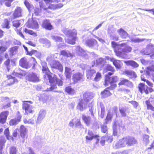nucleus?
I'll list each match as a JSON object with an SVG mask.
<instances>
[{
    "label": "nucleus",
    "mask_w": 154,
    "mask_h": 154,
    "mask_svg": "<svg viewBox=\"0 0 154 154\" xmlns=\"http://www.w3.org/2000/svg\"><path fill=\"white\" fill-rule=\"evenodd\" d=\"M111 44L116 55L122 58H126L127 56L126 53L130 52L132 50L131 47L128 45L126 43L118 44L114 41H112Z\"/></svg>",
    "instance_id": "1"
},
{
    "label": "nucleus",
    "mask_w": 154,
    "mask_h": 154,
    "mask_svg": "<svg viewBox=\"0 0 154 154\" xmlns=\"http://www.w3.org/2000/svg\"><path fill=\"white\" fill-rule=\"evenodd\" d=\"M46 4L49 3H57L56 4H50L48 7L43 2L40 3V7L41 9L46 11L48 12H49V10H54L60 8L62 7L63 5L62 3L60 2L61 0H43Z\"/></svg>",
    "instance_id": "2"
},
{
    "label": "nucleus",
    "mask_w": 154,
    "mask_h": 154,
    "mask_svg": "<svg viewBox=\"0 0 154 154\" xmlns=\"http://www.w3.org/2000/svg\"><path fill=\"white\" fill-rule=\"evenodd\" d=\"M92 97L90 93L85 92L83 95V98L79 100L77 106L81 111H83L88 103L91 100Z\"/></svg>",
    "instance_id": "3"
},
{
    "label": "nucleus",
    "mask_w": 154,
    "mask_h": 154,
    "mask_svg": "<svg viewBox=\"0 0 154 154\" xmlns=\"http://www.w3.org/2000/svg\"><path fill=\"white\" fill-rule=\"evenodd\" d=\"M65 34L68 37L66 40L65 39L66 42L67 41V43L69 44L73 45L75 44L77 35L76 30L73 29L72 30H67L66 31Z\"/></svg>",
    "instance_id": "4"
},
{
    "label": "nucleus",
    "mask_w": 154,
    "mask_h": 154,
    "mask_svg": "<svg viewBox=\"0 0 154 154\" xmlns=\"http://www.w3.org/2000/svg\"><path fill=\"white\" fill-rule=\"evenodd\" d=\"M47 76L49 82L51 84H53L56 82V83L58 86H62L63 85V82L62 80L58 79L56 75L54 74L53 77L51 74L47 73L46 74Z\"/></svg>",
    "instance_id": "5"
},
{
    "label": "nucleus",
    "mask_w": 154,
    "mask_h": 154,
    "mask_svg": "<svg viewBox=\"0 0 154 154\" xmlns=\"http://www.w3.org/2000/svg\"><path fill=\"white\" fill-rule=\"evenodd\" d=\"M29 103L32 104V102L31 101H24L22 105V109L25 110V115H27L33 112L32 110L33 106L29 104Z\"/></svg>",
    "instance_id": "6"
},
{
    "label": "nucleus",
    "mask_w": 154,
    "mask_h": 154,
    "mask_svg": "<svg viewBox=\"0 0 154 154\" xmlns=\"http://www.w3.org/2000/svg\"><path fill=\"white\" fill-rule=\"evenodd\" d=\"M117 87L116 84H114L111 85V86L108 87L102 91L100 94L102 98H105L108 97L112 95L110 90H112Z\"/></svg>",
    "instance_id": "7"
},
{
    "label": "nucleus",
    "mask_w": 154,
    "mask_h": 154,
    "mask_svg": "<svg viewBox=\"0 0 154 154\" xmlns=\"http://www.w3.org/2000/svg\"><path fill=\"white\" fill-rule=\"evenodd\" d=\"M137 88L141 94L144 93L145 94H148L149 93V91L151 92L153 91L152 88H149L143 83H140Z\"/></svg>",
    "instance_id": "8"
},
{
    "label": "nucleus",
    "mask_w": 154,
    "mask_h": 154,
    "mask_svg": "<svg viewBox=\"0 0 154 154\" xmlns=\"http://www.w3.org/2000/svg\"><path fill=\"white\" fill-rule=\"evenodd\" d=\"M118 85L119 87L124 85L131 88H132L134 86L133 84L131 82L124 78H121Z\"/></svg>",
    "instance_id": "9"
},
{
    "label": "nucleus",
    "mask_w": 154,
    "mask_h": 154,
    "mask_svg": "<svg viewBox=\"0 0 154 154\" xmlns=\"http://www.w3.org/2000/svg\"><path fill=\"white\" fill-rule=\"evenodd\" d=\"M50 65L51 68L57 69L60 72H62L63 70V66L58 60H52L50 63Z\"/></svg>",
    "instance_id": "10"
},
{
    "label": "nucleus",
    "mask_w": 154,
    "mask_h": 154,
    "mask_svg": "<svg viewBox=\"0 0 154 154\" xmlns=\"http://www.w3.org/2000/svg\"><path fill=\"white\" fill-rule=\"evenodd\" d=\"M7 79L5 81L6 83V86H11L18 82L17 80L15 77H13L11 75H7Z\"/></svg>",
    "instance_id": "11"
},
{
    "label": "nucleus",
    "mask_w": 154,
    "mask_h": 154,
    "mask_svg": "<svg viewBox=\"0 0 154 154\" xmlns=\"http://www.w3.org/2000/svg\"><path fill=\"white\" fill-rule=\"evenodd\" d=\"M17 115L16 118L11 119L9 122V124L10 126H13L17 125L19 122L21 121L22 116L19 111L17 112Z\"/></svg>",
    "instance_id": "12"
},
{
    "label": "nucleus",
    "mask_w": 154,
    "mask_h": 154,
    "mask_svg": "<svg viewBox=\"0 0 154 154\" xmlns=\"http://www.w3.org/2000/svg\"><path fill=\"white\" fill-rule=\"evenodd\" d=\"M41 26L42 28L48 30H51L54 29L49 20L48 19H45L43 20Z\"/></svg>",
    "instance_id": "13"
},
{
    "label": "nucleus",
    "mask_w": 154,
    "mask_h": 154,
    "mask_svg": "<svg viewBox=\"0 0 154 154\" xmlns=\"http://www.w3.org/2000/svg\"><path fill=\"white\" fill-rule=\"evenodd\" d=\"M9 113L8 111H3L0 113V124H4L6 123Z\"/></svg>",
    "instance_id": "14"
},
{
    "label": "nucleus",
    "mask_w": 154,
    "mask_h": 154,
    "mask_svg": "<svg viewBox=\"0 0 154 154\" xmlns=\"http://www.w3.org/2000/svg\"><path fill=\"white\" fill-rule=\"evenodd\" d=\"M22 9L20 7H17L13 14L11 19H14L22 16Z\"/></svg>",
    "instance_id": "15"
},
{
    "label": "nucleus",
    "mask_w": 154,
    "mask_h": 154,
    "mask_svg": "<svg viewBox=\"0 0 154 154\" xmlns=\"http://www.w3.org/2000/svg\"><path fill=\"white\" fill-rule=\"evenodd\" d=\"M26 79L30 82H38L39 81V77L37 75L33 72L29 74L26 76Z\"/></svg>",
    "instance_id": "16"
},
{
    "label": "nucleus",
    "mask_w": 154,
    "mask_h": 154,
    "mask_svg": "<svg viewBox=\"0 0 154 154\" xmlns=\"http://www.w3.org/2000/svg\"><path fill=\"white\" fill-rule=\"evenodd\" d=\"M119 79L118 77L116 76H112L108 80L105 81V83L104 85L105 86H106L108 85L107 82H109L110 85V86L114 84H116V82L119 80Z\"/></svg>",
    "instance_id": "17"
},
{
    "label": "nucleus",
    "mask_w": 154,
    "mask_h": 154,
    "mask_svg": "<svg viewBox=\"0 0 154 154\" xmlns=\"http://www.w3.org/2000/svg\"><path fill=\"white\" fill-rule=\"evenodd\" d=\"M126 138L127 140L126 145L128 146H132L137 143V140L133 137L128 136L126 137Z\"/></svg>",
    "instance_id": "18"
},
{
    "label": "nucleus",
    "mask_w": 154,
    "mask_h": 154,
    "mask_svg": "<svg viewBox=\"0 0 154 154\" xmlns=\"http://www.w3.org/2000/svg\"><path fill=\"white\" fill-rule=\"evenodd\" d=\"M19 64L20 66L25 69L29 68L30 66L27 62V59L25 57L22 58L20 60Z\"/></svg>",
    "instance_id": "19"
},
{
    "label": "nucleus",
    "mask_w": 154,
    "mask_h": 154,
    "mask_svg": "<svg viewBox=\"0 0 154 154\" xmlns=\"http://www.w3.org/2000/svg\"><path fill=\"white\" fill-rule=\"evenodd\" d=\"M145 54L146 55H154V46L152 45L149 44L147 45L145 51Z\"/></svg>",
    "instance_id": "20"
},
{
    "label": "nucleus",
    "mask_w": 154,
    "mask_h": 154,
    "mask_svg": "<svg viewBox=\"0 0 154 154\" xmlns=\"http://www.w3.org/2000/svg\"><path fill=\"white\" fill-rule=\"evenodd\" d=\"M28 130L23 125H21L20 128V136L23 138L27 137V132Z\"/></svg>",
    "instance_id": "21"
},
{
    "label": "nucleus",
    "mask_w": 154,
    "mask_h": 154,
    "mask_svg": "<svg viewBox=\"0 0 154 154\" xmlns=\"http://www.w3.org/2000/svg\"><path fill=\"white\" fill-rule=\"evenodd\" d=\"M74 125L75 127L81 126L82 124L80 119L75 118L69 122V125L70 127H73Z\"/></svg>",
    "instance_id": "22"
},
{
    "label": "nucleus",
    "mask_w": 154,
    "mask_h": 154,
    "mask_svg": "<svg viewBox=\"0 0 154 154\" xmlns=\"http://www.w3.org/2000/svg\"><path fill=\"white\" fill-rule=\"evenodd\" d=\"M83 75L80 72H77L74 74L72 76V79L73 83L75 84L80 81L82 79Z\"/></svg>",
    "instance_id": "23"
},
{
    "label": "nucleus",
    "mask_w": 154,
    "mask_h": 154,
    "mask_svg": "<svg viewBox=\"0 0 154 154\" xmlns=\"http://www.w3.org/2000/svg\"><path fill=\"white\" fill-rule=\"evenodd\" d=\"M145 103L147 109L148 110H151V116L153 117H154V107L151 104L150 101L149 100H146Z\"/></svg>",
    "instance_id": "24"
},
{
    "label": "nucleus",
    "mask_w": 154,
    "mask_h": 154,
    "mask_svg": "<svg viewBox=\"0 0 154 154\" xmlns=\"http://www.w3.org/2000/svg\"><path fill=\"white\" fill-rule=\"evenodd\" d=\"M124 62L127 66H131L134 68L137 67L139 66L137 62L133 60H129L124 61Z\"/></svg>",
    "instance_id": "25"
},
{
    "label": "nucleus",
    "mask_w": 154,
    "mask_h": 154,
    "mask_svg": "<svg viewBox=\"0 0 154 154\" xmlns=\"http://www.w3.org/2000/svg\"><path fill=\"white\" fill-rule=\"evenodd\" d=\"M123 74L131 78H135L137 76L135 72L131 70H125L123 72Z\"/></svg>",
    "instance_id": "26"
},
{
    "label": "nucleus",
    "mask_w": 154,
    "mask_h": 154,
    "mask_svg": "<svg viewBox=\"0 0 154 154\" xmlns=\"http://www.w3.org/2000/svg\"><path fill=\"white\" fill-rule=\"evenodd\" d=\"M65 92L70 95H73L75 93V90L71 86H67L64 89Z\"/></svg>",
    "instance_id": "27"
},
{
    "label": "nucleus",
    "mask_w": 154,
    "mask_h": 154,
    "mask_svg": "<svg viewBox=\"0 0 154 154\" xmlns=\"http://www.w3.org/2000/svg\"><path fill=\"white\" fill-rule=\"evenodd\" d=\"M117 32L121 37L123 38H126L128 37V34L126 31L122 28L118 30Z\"/></svg>",
    "instance_id": "28"
},
{
    "label": "nucleus",
    "mask_w": 154,
    "mask_h": 154,
    "mask_svg": "<svg viewBox=\"0 0 154 154\" xmlns=\"http://www.w3.org/2000/svg\"><path fill=\"white\" fill-rule=\"evenodd\" d=\"M100 136L98 135H95L94 136H92V137H88V136H86V140H91L94 138L96 140V144H97L99 142L100 140Z\"/></svg>",
    "instance_id": "29"
},
{
    "label": "nucleus",
    "mask_w": 154,
    "mask_h": 154,
    "mask_svg": "<svg viewBox=\"0 0 154 154\" xmlns=\"http://www.w3.org/2000/svg\"><path fill=\"white\" fill-rule=\"evenodd\" d=\"M111 61L112 62L113 65L117 69H120L121 67V61L119 60L111 59Z\"/></svg>",
    "instance_id": "30"
},
{
    "label": "nucleus",
    "mask_w": 154,
    "mask_h": 154,
    "mask_svg": "<svg viewBox=\"0 0 154 154\" xmlns=\"http://www.w3.org/2000/svg\"><path fill=\"white\" fill-rule=\"evenodd\" d=\"M72 71L70 68L66 67L65 68V75L67 78H70L72 75Z\"/></svg>",
    "instance_id": "31"
},
{
    "label": "nucleus",
    "mask_w": 154,
    "mask_h": 154,
    "mask_svg": "<svg viewBox=\"0 0 154 154\" xmlns=\"http://www.w3.org/2000/svg\"><path fill=\"white\" fill-rule=\"evenodd\" d=\"M126 137H123L122 138L119 140L118 141V144L119 146L122 147L125 146L126 145Z\"/></svg>",
    "instance_id": "32"
},
{
    "label": "nucleus",
    "mask_w": 154,
    "mask_h": 154,
    "mask_svg": "<svg viewBox=\"0 0 154 154\" xmlns=\"http://www.w3.org/2000/svg\"><path fill=\"white\" fill-rule=\"evenodd\" d=\"M82 118L87 125H90L91 123V118L90 116H87L85 115H83Z\"/></svg>",
    "instance_id": "33"
},
{
    "label": "nucleus",
    "mask_w": 154,
    "mask_h": 154,
    "mask_svg": "<svg viewBox=\"0 0 154 154\" xmlns=\"http://www.w3.org/2000/svg\"><path fill=\"white\" fill-rule=\"evenodd\" d=\"M39 25L37 21L32 20L31 25L29 27V28L33 29H37L39 28Z\"/></svg>",
    "instance_id": "34"
},
{
    "label": "nucleus",
    "mask_w": 154,
    "mask_h": 154,
    "mask_svg": "<svg viewBox=\"0 0 154 154\" xmlns=\"http://www.w3.org/2000/svg\"><path fill=\"white\" fill-rule=\"evenodd\" d=\"M100 105L101 108L100 117L101 118H103L104 117L105 112V107L103 103L102 102H100Z\"/></svg>",
    "instance_id": "35"
},
{
    "label": "nucleus",
    "mask_w": 154,
    "mask_h": 154,
    "mask_svg": "<svg viewBox=\"0 0 154 154\" xmlns=\"http://www.w3.org/2000/svg\"><path fill=\"white\" fill-rule=\"evenodd\" d=\"M14 0H0V5H2V2L4 3L5 5L7 7L11 6V3Z\"/></svg>",
    "instance_id": "36"
},
{
    "label": "nucleus",
    "mask_w": 154,
    "mask_h": 154,
    "mask_svg": "<svg viewBox=\"0 0 154 154\" xmlns=\"http://www.w3.org/2000/svg\"><path fill=\"white\" fill-rule=\"evenodd\" d=\"M94 43H97V41L94 39H88L86 41V44L89 47H92L93 46Z\"/></svg>",
    "instance_id": "37"
},
{
    "label": "nucleus",
    "mask_w": 154,
    "mask_h": 154,
    "mask_svg": "<svg viewBox=\"0 0 154 154\" xmlns=\"http://www.w3.org/2000/svg\"><path fill=\"white\" fill-rule=\"evenodd\" d=\"M6 141L3 137H0V154H2V149L5 146Z\"/></svg>",
    "instance_id": "38"
},
{
    "label": "nucleus",
    "mask_w": 154,
    "mask_h": 154,
    "mask_svg": "<svg viewBox=\"0 0 154 154\" xmlns=\"http://www.w3.org/2000/svg\"><path fill=\"white\" fill-rule=\"evenodd\" d=\"M10 22V21L7 19H5L2 25V27L3 28L9 29L10 28V26H9Z\"/></svg>",
    "instance_id": "39"
},
{
    "label": "nucleus",
    "mask_w": 154,
    "mask_h": 154,
    "mask_svg": "<svg viewBox=\"0 0 154 154\" xmlns=\"http://www.w3.org/2000/svg\"><path fill=\"white\" fill-rule=\"evenodd\" d=\"M24 31L26 34H29V35H32L34 36H37V33L34 32L32 30L28 29L26 28L24 29Z\"/></svg>",
    "instance_id": "40"
},
{
    "label": "nucleus",
    "mask_w": 154,
    "mask_h": 154,
    "mask_svg": "<svg viewBox=\"0 0 154 154\" xmlns=\"http://www.w3.org/2000/svg\"><path fill=\"white\" fill-rule=\"evenodd\" d=\"M141 79L142 81L146 82L148 85L150 87H153V83L148 80L145 79L143 75H142L141 76Z\"/></svg>",
    "instance_id": "41"
},
{
    "label": "nucleus",
    "mask_w": 154,
    "mask_h": 154,
    "mask_svg": "<svg viewBox=\"0 0 154 154\" xmlns=\"http://www.w3.org/2000/svg\"><path fill=\"white\" fill-rule=\"evenodd\" d=\"M42 71L44 73H46L50 72V70L48 67L46 63H43L42 65Z\"/></svg>",
    "instance_id": "42"
},
{
    "label": "nucleus",
    "mask_w": 154,
    "mask_h": 154,
    "mask_svg": "<svg viewBox=\"0 0 154 154\" xmlns=\"http://www.w3.org/2000/svg\"><path fill=\"white\" fill-rule=\"evenodd\" d=\"M10 61L11 60L8 58L4 63V65L6 67L8 71H9L10 69L11 66Z\"/></svg>",
    "instance_id": "43"
},
{
    "label": "nucleus",
    "mask_w": 154,
    "mask_h": 154,
    "mask_svg": "<svg viewBox=\"0 0 154 154\" xmlns=\"http://www.w3.org/2000/svg\"><path fill=\"white\" fill-rule=\"evenodd\" d=\"M104 71L105 72H106L109 71H115V70L113 67L110 65L108 64L104 69Z\"/></svg>",
    "instance_id": "44"
},
{
    "label": "nucleus",
    "mask_w": 154,
    "mask_h": 154,
    "mask_svg": "<svg viewBox=\"0 0 154 154\" xmlns=\"http://www.w3.org/2000/svg\"><path fill=\"white\" fill-rule=\"evenodd\" d=\"M112 116L113 115L112 113L110 112L109 111L108 112L105 119L106 123L109 121H111L112 120Z\"/></svg>",
    "instance_id": "45"
},
{
    "label": "nucleus",
    "mask_w": 154,
    "mask_h": 154,
    "mask_svg": "<svg viewBox=\"0 0 154 154\" xmlns=\"http://www.w3.org/2000/svg\"><path fill=\"white\" fill-rule=\"evenodd\" d=\"M102 138H106V141L108 143H111L113 140V137L112 136H102Z\"/></svg>",
    "instance_id": "46"
},
{
    "label": "nucleus",
    "mask_w": 154,
    "mask_h": 154,
    "mask_svg": "<svg viewBox=\"0 0 154 154\" xmlns=\"http://www.w3.org/2000/svg\"><path fill=\"white\" fill-rule=\"evenodd\" d=\"M101 132L103 133L107 134L108 132V129L106 124L102 125L100 126Z\"/></svg>",
    "instance_id": "47"
},
{
    "label": "nucleus",
    "mask_w": 154,
    "mask_h": 154,
    "mask_svg": "<svg viewBox=\"0 0 154 154\" xmlns=\"http://www.w3.org/2000/svg\"><path fill=\"white\" fill-rule=\"evenodd\" d=\"M45 112L44 111L40 112L37 118V121L39 122L42 120L45 117Z\"/></svg>",
    "instance_id": "48"
},
{
    "label": "nucleus",
    "mask_w": 154,
    "mask_h": 154,
    "mask_svg": "<svg viewBox=\"0 0 154 154\" xmlns=\"http://www.w3.org/2000/svg\"><path fill=\"white\" fill-rule=\"evenodd\" d=\"M95 73L96 71L94 70H90L87 74L88 78L91 79L94 76Z\"/></svg>",
    "instance_id": "49"
},
{
    "label": "nucleus",
    "mask_w": 154,
    "mask_h": 154,
    "mask_svg": "<svg viewBox=\"0 0 154 154\" xmlns=\"http://www.w3.org/2000/svg\"><path fill=\"white\" fill-rule=\"evenodd\" d=\"M52 38L56 42H62L63 41V38L59 36H53Z\"/></svg>",
    "instance_id": "50"
},
{
    "label": "nucleus",
    "mask_w": 154,
    "mask_h": 154,
    "mask_svg": "<svg viewBox=\"0 0 154 154\" xmlns=\"http://www.w3.org/2000/svg\"><path fill=\"white\" fill-rule=\"evenodd\" d=\"M24 3L29 11L31 10L32 5L30 4L27 0H25Z\"/></svg>",
    "instance_id": "51"
},
{
    "label": "nucleus",
    "mask_w": 154,
    "mask_h": 154,
    "mask_svg": "<svg viewBox=\"0 0 154 154\" xmlns=\"http://www.w3.org/2000/svg\"><path fill=\"white\" fill-rule=\"evenodd\" d=\"M26 74V72L24 71L21 70L19 72H16L15 75L20 78L25 76Z\"/></svg>",
    "instance_id": "52"
},
{
    "label": "nucleus",
    "mask_w": 154,
    "mask_h": 154,
    "mask_svg": "<svg viewBox=\"0 0 154 154\" xmlns=\"http://www.w3.org/2000/svg\"><path fill=\"white\" fill-rule=\"evenodd\" d=\"M17 149L16 147L14 146H11L9 149L10 154H16Z\"/></svg>",
    "instance_id": "53"
},
{
    "label": "nucleus",
    "mask_w": 154,
    "mask_h": 154,
    "mask_svg": "<svg viewBox=\"0 0 154 154\" xmlns=\"http://www.w3.org/2000/svg\"><path fill=\"white\" fill-rule=\"evenodd\" d=\"M101 77V74L99 72L97 73L96 76L94 79L95 81L97 82L99 81Z\"/></svg>",
    "instance_id": "54"
},
{
    "label": "nucleus",
    "mask_w": 154,
    "mask_h": 154,
    "mask_svg": "<svg viewBox=\"0 0 154 154\" xmlns=\"http://www.w3.org/2000/svg\"><path fill=\"white\" fill-rule=\"evenodd\" d=\"M4 99L5 100H7L8 101V102L6 105H4L3 106V108L5 109V108H7L10 107L11 105L9 98L7 97H5V98Z\"/></svg>",
    "instance_id": "55"
},
{
    "label": "nucleus",
    "mask_w": 154,
    "mask_h": 154,
    "mask_svg": "<svg viewBox=\"0 0 154 154\" xmlns=\"http://www.w3.org/2000/svg\"><path fill=\"white\" fill-rule=\"evenodd\" d=\"M128 102L131 104L135 108L137 109V107L139 105V103L137 102L134 100L130 101Z\"/></svg>",
    "instance_id": "56"
},
{
    "label": "nucleus",
    "mask_w": 154,
    "mask_h": 154,
    "mask_svg": "<svg viewBox=\"0 0 154 154\" xmlns=\"http://www.w3.org/2000/svg\"><path fill=\"white\" fill-rule=\"evenodd\" d=\"M57 88V86L56 84H55L53 85H51L50 87L49 88H48L45 91H52L53 90Z\"/></svg>",
    "instance_id": "57"
},
{
    "label": "nucleus",
    "mask_w": 154,
    "mask_h": 154,
    "mask_svg": "<svg viewBox=\"0 0 154 154\" xmlns=\"http://www.w3.org/2000/svg\"><path fill=\"white\" fill-rule=\"evenodd\" d=\"M111 72H109L105 76V81L108 80L111 77L110 76L112 75L115 72V71H110Z\"/></svg>",
    "instance_id": "58"
},
{
    "label": "nucleus",
    "mask_w": 154,
    "mask_h": 154,
    "mask_svg": "<svg viewBox=\"0 0 154 154\" xmlns=\"http://www.w3.org/2000/svg\"><path fill=\"white\" fill-rule=\"evenodd\" d=\"M119 112L122 116L125 117L126 116V110L124 108H122L120 109Z\"/></svg>",
    "instance_id": "59"
},
{
    "label": "nucleus",
    "mask_w": 154,
    "mask_h": 154,
    "mask_svg": "<svg viewBox=\"0 0 154 154\" xmlns=\"http://www.w3.org/2000/svg\"><path fill=\"white\" fill-rule=\"evenodd\" d=\"M4 134L6 136L8 139H9V137H10L9 135V129L8 128H7L4 131Z\"/></svg>",
    "instance_id": "60"
},
{
    "label": "nucleus",
    "mask_w": 154,
    "mask_h": 154,
    "mask_svg": "<svg viewBox=\"0 0 154 154\" xmlns=\"http://www.w3.org/2000/svg\"><path fill=\"white\" fill-rule=\"evenodd\" d=\"M60 55L67 57H69V53L65 50H63L60 51Z\"/></svg>",
    "instance_id": "61"
},
{
    "label": "nucleus",
    "mask_w": 154,
    "mask_h": 154,
    "mask_svg": "<svg viewBox=\"0 0 154 154\" xmlns=\"http://www.w3.org/2000/svg\"><path fill=\"white\" fill-rule=\"evenodd\" d=\"M18 48V47L17 46L13 47L10 48L9 51L11 53L13 54L14 51L17 50Z\"/></svg>",
    "instance_id": "62"
},
{
    "label": "nucleus",
    "mask_w": 154,
    "mask_h": 154,
    "mask_svg": "<svg viewBox=\"0 0 154 154\" xmlns=\"http://www.w3.org/2000/svg\"><path fill=\"white\" fill-rule=\"evenodd\" d=\"M7 47L5 46H0V53L2 54L7 49Z\"/></svg>",
    "instance_id": "63"
},
{
    "label": "nucleus",
    "mask_w": 154,
    "mask_h": 154,
    "mask_svg": "<svg viewBox=\"0 0 154 154\" xmlns=\"http://www.w3.org/2000/svg\"><path fill=\"white\" fill-rule=\"evenodd\" d=\"M12 23L13 26L16 28L18 27L20 25V23L18 20L14 21Z\"/></svg>",
    "instance_id": "64"
}]
</instances>
